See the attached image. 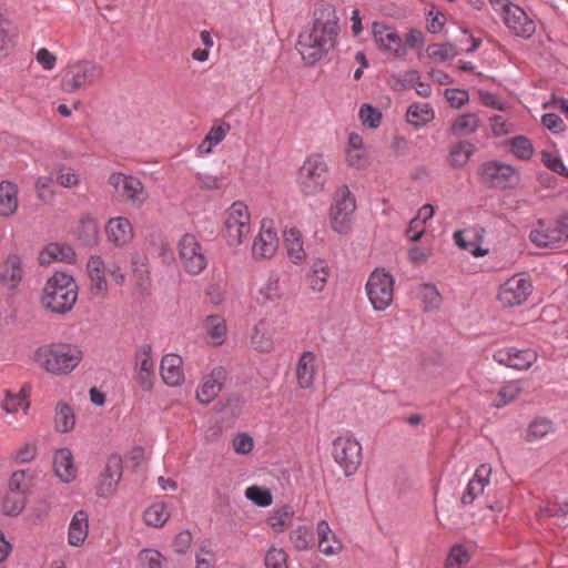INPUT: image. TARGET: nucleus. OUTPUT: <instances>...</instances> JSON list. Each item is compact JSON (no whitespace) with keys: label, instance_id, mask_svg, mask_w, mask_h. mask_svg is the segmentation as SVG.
Segmentation results:
<instances>
[{"label":"nucleus","instance_id":"obj_1","mask_svg":"<svg viewBox=\"0 0 568 568\" xmlns=\"http://www.w3.org/2000/svg\"><path fill=\"white\" fill-rule=\"evenodd\" d=\"M339 33L338 17L334 6L317 3L310 29L298 36L296 50L306 65H315L337 44Z\"/></svg>","mask_w":568,"mask_h":568},{"label":"nucleus","instance_id":"obj_2","mask_svg":"<svg viewBox=\"0 0 568 568\" xmlns=\"http://www.w3.org/2000/svg\"><path fill=\"white\" fill-rule=\"evenodd\" d=\"M78 301V285L72 275L55 272L48 278L41 297L45 310L52 313L65 314L70 312Z\"/></svg>","mask_w":568,"mask_h":568},{"label":"nucleus","instance_id":"obj_3","mask_svg":"<svg viewBox=\"0 0 568 568\" xmlns=\"http://www.w3.org/2000/svg\"><path fill=\"white\" fill-rule=\"evenodd\" d=\"M83 353L70 344H58L40 347L37 361L50 374L65 375L71 373L82 361Z\"/></svg>","mask_w":568,"mask_h":568},{"label":"nucleus","instance_id":"obj_4","mask_svg":"<svg viewBox=\"0 0 568 568\" xmlns=\"http://www.w3.org/2000/svg\"><path fill=\"white\" fill-rule=\"evenodd\" d=\"M104 77V67L89 59L70 62L62 75L61 88L67 93H75L94 85Z\"/></svg>","mask_w":568,"mask_h":568},{"label":"nucleus","instance_id":"obj_5","mask_svg":"<svg viewBox=\"0 0 568 568\" xmlns=\"http://www.w3.org/2000/svg\"><path fill=\"white\" fill-rule=\"evenodd\" d=\"M328 179L329 168L325 156L313 153L301 165L296 182L304 195L315 196L325 190Z\"/></svg>","mask_w":568,"mask_h":568},{"label":"nucleus","instance_id":"obj_6","mask_svg":"<svg viewBox=\"0 0 568 568\" xmlns=\"http://www.w3.org/2000/svg\"><path fill=\"white\" fill-rule=\"evenodd\" d=\"M356 199L347 185L336 187L329 207V223L334 232L347 234L353 224Z\"/></svg>","mask_w":568,"mask_h":568},{"label":"nucleus","instance_id":"obj_7","mask_svg":"<svg viewBox=\"0 0 568 568\" xmlns=\"http://www.w3.org/2000/svg\"><path fill=\"white\" fill-rule=\"evenodd\" d=\"M529 239L539 247H560L568 241V214L550 222L539 220L531 229Z\"/></svg>","mask_w":568,"mask_h":568},{"label":"nucleus","instance_id":"obj_8","mask_svg":"<svg viewBox=\"0 0 568 568\" xmlns=\"http://www.w3.org/2000/svg\"><path fill=\"white\" fill-rule=\"evenodd\" d=\"M395 280L384 268H375L365 285L366 295L373 308L383 312L388 308L394 298Z\"/></svg>","mask_w":568,"mask_h":568},{"label":"nucleus","instance_id":"obj_9","mask_svg":"<svg viewBox=\"0 0 568 568\" xmlns=\"http://www.w3.org/2000/svg\"><path fill=\"white\" fill-rule=\"evenodd\" d=\"M178 255L183 270L190 275L201 274L207 266L206 251L197 236L185 233L178 242Z\"/></svg>","mask_w":568,"mask_h":568},{"label":"nucleus","instance_id":"obj_10","mask_svg":"<svg viewBox=\"0 0 568 568\" xmlns=\"http://www.w3.org/2000/svg\"><path fill=\"white\" fill-rule=\"evenodd\" d=\"M225 230L226 240L231 246H239L247 239L252 225L251 213L244 202L236 201L227 209Z\"/></svg>","mask_w":568,"mask_h":568},{"label":"nucleus","instance_id":"obj_11","mask_svg":"<svg viewBox=\"0 0 568 568\" xmlns=\"http://www.w3.org/2000/svg\"><path fill=\"white\" fill-rule=\"evenodd\" d=\"M332 455L348 477L355 474L362 464V445L351 435L339 436L333 440Z\"/></svg>","mask_w":568,"mask_h":568},{"label":"nucleus","instance_id":"obj_12","mask_svg":"<svg viewBox=\"0 0 568 568\" xmlns=\"http://www.w3.org/2000/svg\"><path fill=\"white\" fill-rule=\"evenodd\" d=\"M532 293V284L525 274H516L498 288L497 298L505 307L523 305Z\"/></svg>","mask_w":568,"mask_h":568},{"label":"nucleus","instance_id":"obj_13","mask_svg":"<svg viewBox=\"0 0 568 568\" xmlns=\"http://www.w3.org/2000/svg\"><path fill=\"white\" fill-rule=\"evenodd\" d=\"M109 184L134 207H142L149 197L143 183L133 175L121 172L113 173L109 178Z\"/></svg>","mask_w":568,"mask_h":568},{"label":"nucleus","instance_id":"obj_14","mask_svg":"<svg viewBox=\"0 0 568 568\" xmlns=\"http://www.w3.org/2000/svg\"><path fill=\"white\" fill-rule=\"evenodd\" d=\"M479 175L483 182L490 187H511L517 182L515 168L499 161H488L481 164Z\"/></svg>","mask_w":568,"mask_h":568},{"label":"nucleus","instance_id":"obj_15","mask_svg":"<svg viewBox=\"0 0 568 568\" xmlns=\"http://www.w3.org/2000/svg\"><path fill=\"white\" fill-rule=\"evenodd\" d=\"M278 248V237L273 221L264 219L253 240L252 256L256 261L272 258Z\"/></svg>","mask_w":568,"mask_h":568},{"label":"nucleus","instance_id":"obj_16","mask_svg":"<svg viewBox=\"0 0 568 568\" xmlns=\"http://www.w3.org/2000/svg\"><path fill=\"white\" fill-rule=\"evenodd\" d=\"M372 33L377 47L389 54L397 58H404L407 50L399 34L392 28L381 22H374Z\"/></svg>","mask_w":568,"mask_h":568},{"label":"nucleus","instance_id":"obj_17","mask_svg":"<svg viewBox=\"0 0 568 568\" xmlns=\"http://www.w3.org/2000/svg\"><path fill=\"white\" fill-rule=\"evenodd\" d=\"M501 17L505 26L516 37L529 39L536 31L535 21L515 3L508 6Z\"/></svg>","mask_w":568,"mask_h":568},{"label":"nucleus","instance_id":"obj_18","mask_svg":"<svg viewBox=\"0 0 568 568\" xmlns=\"http://www.w3.org/2000/svg\"><path fill=\"white\" fill-rule=\"evenodd\" d=\"M135 381L143 392H150L154 384V362L152 358V347L143 344L135 354Z\"/></svg>","mask_w":568,"mask_h":568},{"label":"nucleus","instance_id":"obj_19","mask_svg":"<svg viewBox=\"0 0 568 568\" xmlns=\"http://www.w3.org/2000/svg\"><path fill=\"white\" fill-rule=\"evenodd\" d=\"M122 477V458L118 454L108 457L105 467L100 475L97 494L100 497L111 496Z\"/></svg>","mask_w":568,"mask_h":568},{"label":"nucleus","instance_id":"obj_20","mask_svg":"<svg viewBox=\"0 0 568 568\" xmlns=\"http://www.w3.org/2000/svg\"><path fill=\"white\" fill-rule=\"evenodd\" d=\"M493 358L507 367L527 369L536 362L537 354L531 349L510 347L495 352Z\"/></svg>","mask_w":568,"mask_h":568},{"label":"nucleus","instance_id":"obj_21","mask_svg":"<svg viewBox=\"0 0 568 568\" xmlns=\"http://www.w3.org/2000/svg\"><path fill=\"white\" fill-rule=\"evenodd\" d=\"M226 372L223 367H215L212 372L202 378L196 389V398L202 404H210L221 392Z\"/></svg>","mask_w":568,"mask_h":568},{"label":"nucleus","instance_id":"obj_22","mask_svg":"<svg viewBox=\"0 0 568 568\" xmlns=\"http://www.w3.org/2000/svg\"><path fill=\"white\" fill-rule=\"evenodd\" d=\"M105 234L109 242L116 247L129 245L134 236L133 226L124 216L111 217L105 225Z\"/></svg>","mask_w":568,"mask_h":568},{"label":"nucleus","instance_id":"obj_23","mask_svg":"<svg viewBox=\"0 0 568 568\" xmlns=\"http://www.w3.org/2000/svg\"><path fill=\"white\" fill-rule=\"evenodd\" d=\"M490 476L491 467L488 464H481L477 467L463 493L460 501L464 506L471 505L476 498L483 495L485 487L490 483Z\"/></svg>","mask_w":568,"mask_h":568},{"label":"nucleus","instance_id":"obj_24","mask_svg":"<svg viewBox=\"0 0 568 568\" xmlns=\"http://www.w3.org/2000/svg\"><path fill=\"white\" fill-rule=\"evenodd\" d=\"M24 274L22 256L16 253L9 254L0 271L1 283L9 290H14L22 282Z\"/></svg>","mask_w":568,"mask_h":568},{"label":"nucleus","instance_id":"obj_25","mask_svg":"<svg viewBox=\"0 0 568 568\" xmlns=\"http://www.w3.org/2000/svg\"><path fill=\"white\" fill-rule=\"evenodd\" d=\"M331 274L332 268L326 260L314 258L305 277L308 288L314 293H322L328 283Z\"/></svg>","mask_w":568,"mask_h":568},{"label":"nucleus","instance_id":"obj_26","mask_svg":"<svg viewBox=\"0 0 568 568\" xmlns=\"http://www.w3.org/2000/svg\"><path fill=\"white\" fill-rule=\"evenodd\" d=\"M316 535L318 550L326 557L337 556L343 550V542L332 530L326 520H321L316 525Z\"/></svg>","mask_w":568,"mask_h":568},{"label":"nucleus","instance_id":"obj_27","mask_svg":"<svg viewBox=\"0 0 568 568\" xmlns=\"http://www.w3.org/2000/svg\"><path fill=\"white\" fill-rule=\"evenodd\" d=\"M481 41L479 39L470 38V47L467 49L459 48L458 45L447 42V43H434L428 45L427 53L428 57L433 60L439 61V62H446L459 54H462L464 51L467 53L475 52Z\"/></svg>","mask_w":568,"mask_h":568},{"label":"nucleus","instance_id":"obj_28","mask_svg":"<svg viewBox=\"0 0 568 568\" xmlns=\"http://www.w3.org/2000/svg\"><path fill=\"white\" fill-rule=\"evenodd\" d=\"M160 373L169 386H180L184 382L183 359L178 354H166L162 357Z\"/></svg>","mask_w":568,"mask_h":568},{"label":"nucleus","instance_id":"obj_29","mask_svg":"<svg viewBox=\"0 0 568 568\" xmlns=\"http://www.w3.org/2000/svg\"><path fill=\"white\" fill-rule=\"evenodd\" d=\"M106 268L101 256L92 255L89 257L87 272L90 278L91 292L95 295H103L108 291Z\"/></svg>","mask_w":568,"mask_h":568},{"label":"nucleus","instance_id":"obj_30","mask_svg":"<svg viewBox=\"0 0 568 568\" xmlns=\"http://www.w3.org/2000/svg\"><path fill=\"white\" fill-rule=\"evenodd\" d=\"M53 469L62 483L69 484L77 477V467L69 448H59L53 455Z\"/></svg>","mask_w":568,"mask_h":568},{"label":"nucleus","instance_id":"obj_31","mask_svg":"<svg viewBox=\"0 0 568 568\" xmlns=\"http://www.w3.org/2000/svg\"><path fill=\"white\" fill-rule=\"evenodd\" d=\"M280 275L277 272H271L266 280L258 286L254 294L257 304L266 305L282 298L283 293L280 285Z\"/></svg>","mask_w":568,"mask_h":568},{"label":"nucleus","instance_id":"obj_32","mask_svg":"<svg viewBox=\"0 0 568 568\" xmlns=\"http://www.w3.org/2000/svg\"><path fill=\"white\" fill-rule=\"evenodd\" d=\"M316 368V355L311 351L303 352L296 364L297 383L302 388H308L313 385Z\"/></svg>","mask_w":568,"mask_h":568},{"label":"nucleus","instance_id":"obj_33","mask_svg":"<svg viewBox=\"0 0 568 568\" xmlns=\"http://www.w3.org/2000/svg\"><path fill=\"white\" fill-rule=\"evenodd\" d=\"M55 261L73 263L75 261L74 250L68 244H48L39 254V263L48 265Z\"/></svg>","mask_w":568,"mask_h":568},{"label":"nucleus","instance_id":"obj_34","mask_svg":"<svg viewBox=\"0 0 568 568\" xmlns=\"http://www.w3.org/2000/svg\"><path fill=\"white\" fill-rule=\"evenodd\" d=\"M74 234L83 246L97 245L100 234L98 221L90 215H83L74 229Z\"/></svg>","mask_w":568,"mask_h":568},{"label":"nucleus","instance_id":"obj_35","mask_svg":"<svg viewBox=\"0 0 568 568\" xmlns=\"http://www.w3.org/2000/svg\"><path fill=\"white\" fill-rule=\"evenodd\" d=\"M18 186L13 182L2 181L0 183V215L3 217L12 216L19 205Z\"/></svg>","mask_w":568,"mask_h":568},{"label":"nucleus","instance_id":"obj_36","mask_svg":"<svg viewBox=\"0 0 568 568\" xmlns=\"http://www.w3.org/2000/svg\"><path fill=\"white\" fill-rule=\"evenodd\" d=\"M203 328H204L207 342L211 345L220 346L225 342L227 327H226V322L222 316H220V315L206 316L203 322Z\"/></svg>","mask_w":568,"mask_h":568},{"label":"nucleus","instance_id":"obj_37","mask_svg":"<svg viewBox=\"0 0 568 568\" xmlns=\"http://www.w3.org/2000/svg\"><path fill=\"white\" fill-rule=\"evenodd\" d=\"M89 531V517L83 510L77 511L70 523L68 540L71 546H80L84 542Z\"/></svg>","mask_w":568,"mask_h":568},{"label":"nucleus","instance_id":"obj_38","mask_svg":"<svg viewBox=\"0 0 568 568\" xmlns=\"http://www.w3.org/2000/svg\"><path fill=\"white\" fill-rule=\"evenodd\" d=\"M283 240L290 260L294 264H301L306 256L301 232L295 227L287 229L284 231Z\"/></svg>","mask_w":568,"mask_h":568},{"label":"nucleus","instance_id":"obj_39","mask_svg":"<svg viewBox=\"0 0 568 568\" xmlns=\"http://www.w3.org/2000/svg\"><path fill=\"white\" fill-rule=\"evenodd\" d=\"M476 146L469 141H458L449 149L448 163L453 168H464L471 155L475 153Z\"/></svg>","mask_w":568,"mask_h":568},{"label":"nucleus","instance_id":"obj_40","mask_svg":"<svg viewBox=\"0 0 568 568\" xmlns=\"http://www.w3.org/2000/svg\"><path fill=\"white\" fill-rule=\"evenodd\" d=\"M479 126L480 120L476 113H464L453 121L449 132L455 136H467L475 133Z\"/></svg>","mask_w":568,"mask_h":568},{"label":"nucleus","instance_id":"obj_41","mask_svg":"<svg viewBox=\"0 0 568 568\" xmlns=\"http://www.w3.org/2000/svg\"><path fill=\"white\" fill-rule=\"evenodd\" d=\"M416 295L423 303L425 312L437 311L443 302L442 295L433 283H423L417 286Z\"/></svg>","mask_w":568,"mask_h":568},{"label":"nucleus","instance_id":"obj_42","mask_svg":"<svg viewBox=\"0 0 568 568\" xmlns=\"http://www.w3.org/2000/svg\"><path fill=\"white\" fill-rule=\"evenodd\" d=\"M407 122L415 126H424L435 118V112L429 103L415 102L410 104L406 113Z\"/></svg>","mask_w":568,"mask_h":568},{"label":"nucleus","instance_id":"obj_43","mask_svg":"<svg viewBox=\"0 0 568 568\" xmlns=\"http://www.w3.org/2000/svg\"><path fill=\"white\" fill-rule=\"evenodd\" d=\"M231 130V126L226 122H222L214 125L205 136V139L199 145V152L202 154H210L217 144H220Z\"/></svg>","mask_w":568,"mask_h":568},{"label":"nucleus","instance_id":"obj_44","mask_svg":"<svg viewBox=\"0 0 568 568\" xmlns=\"http://www.w3.org/2000/svg\"><path fill=\"white\" fill-rule=\"evenodd\" d=\"M508 151L517 159L528 161L535 153L532 142L525 135H517L509 139L507 142Z\"/></svg>","mask_w":568,"mask_h":568},{"label":"nucleus","instance_id":"obj_45","mask_svg":"<svg viewBox=\"0 0 568 568\" xmlns=\"http://www.w3.org/2000/svg\"><path fill=\"white\" fill-rule=\"evenodd\" d=\"M1 407L7 414H17L19 410L22 409L23 414L27 415V412L29 409V402L27 400L23 390H20L18 393L6 390L4 398L1 403Z\"/></svg>","mask_w":568,"mask_h":568},{"label":"nucleus","instance_id":"obj_46","mask_svg":"<svg viewBox=\"0 0 568 568\" xmlns=\"http://www.w3.org/2000/svg\"><path fill=\"white\" fill-rule=\"evenodd\" d=\"M294 510L290 506H281L273 510L268 518V524L278 534L284 531L285 528L292 525Z\"/></svg>","mask_w":568,"mask_h":568},{"label":"nucleus","instance_id":"obj_47","mask_svg":"<svg viewBox=\"0 0 568 568\" xmlns=\"http://www.w3.org/2000/svg\"><path fill=\"white\" fill-rule=\"evenodd\" d=\"M251 344L255 349L261 352H267L271 349L272 342L268 336V324L265 320H261L253 327Z\"/></svg>","mask_w":568,"mask_h":568},{"label":"nucleus","instance_id":"obj_48","mask_svg":"<svg viewBox=\"0 0 568 568\" xmlns=\"http://www.w3.org/2000/svg\"><path fill=\"white\" fill-rule=\"evenodd\" d=\"M144 523L151 527H162L169 519L170 514L163 503H154L144 511Z\"/></svg>","mask_w":568,"mask_h":568},{"label":"nucleus","instance_id":"obj_49","mask_svg":"<svg viewBox=\"0 0 568 568\" xmlns=\"http://www.w3.org/2000/svg\"><path fill=\"white\" fill-rule=\"evenodd\" d=\"M54 424L55 429L60 433H67L74 427L75 417L69 405L63 403L57 405Z\"/></svg>","mask_w":568,"mask_h":568},{"label":"nucleus","instance_id":"obj_50","mask_svg":"<svg viewBox=\"0 0 568 568\" xmlns=\"http://www.w3.org/2000/svg\"><path fill=\"white\" fill-rule=\"evenodd\" d=\"M523 392V387L519 381H511L505 384L497 394L495 399L496 407H503L514 402Z\"/></svg>","mask_w":568,"mask_h":568},{"label":"nucleus","instance_id":"obj_51","mask_svg":"<svg viewBox=\"0 0 568 568\" xmlns=\"http://www.w3.org/2000/svg\"><path fill=\"white\" fill-rule=\"evenodd\" d=\"M27 495L8 490L3 499V511L9 516H18L26 507Z\"/></svg>","mask_w":568,"mask_h":568},{"label":"nucleus","instance_id":"obj_52","mask_svg":"<svg viewBox=\"0 0 568 568\" xmlns=\"http://www.w3.org/2000/svg\"><path fill=\"white\" fill-rule=\"evenodd\" d=\"M554 429L552 423L547 418H537L529 424L527 439L535 442L544 438Z\"/></svg>","mask_w":568,"mask_h":568},{"label":"nucleus","instance_id":"obj_53","mask_svg":"<svg viewBox=\"0 0 568 568\" xmlns=\"http://www.w3.org/2000/svg\"><path fill=\"white\" fill-rule=\"evenodd\" d=\"M362 124L369 129H376L382 122V112L371 104H363L358 112Z\"/></svg>","mask_w":568,"mask_h":568},{"label":"nucleus","instance_id":"obj_54","mask_svg":"<svg viewBox=\"0 0 568 568\" xmlns=\"http://www.w3.org/2000/svg\"><path fill=\"white\" fill-rule=\"evenodd\" d=\"M470 560V554L463 545H455L449 550L446 568H462Z\"/></svg>","mask_w":568,"mask_h":568},{"label":"nucleus","instance_id":"obj_55","mask_svg":"<svg viewBox=\"0 0 568 568\" xmlns=\"http://www.w3.org/2000/svg\"><path fill=\"white\" fill-rule=\"evenodd\" d=\"M290 539L296 550L304 551L310 548L312 534L306 526H297L291 531Z\"/></svg>","mask_w":568,"mask_h":568},{"label":"nucleus","instance_id":"obj_56","mask_svg":"<svg viewBox=\"0 0 568 568\" xmlns=\"http://www.w3.org/2000/svg\"><path fill=\"white\" fill-rule=\"evenodd\" d=\"M245 497L260 507H267L273 500L270 490L258 486L247 487L245 490Z\"/></svg>","mask_w":568,"mask_h":568},{"label":"nucleus","instance_id":"obj_57","mask_svg":"<svg viewBox=\"0 0 568 568\" xmlns=\"http://www.w3.org/2000/svg\"><path fill=\"white\" fill-rule=\"evenodd\" d=\"M266 568H288L287 554L282 548L271 547L264 558Z\"/></svg>","mask_w":568,"mask_h":568},{"label":"nucleus","instance_id":"obj_58","mask_svg":"<svg viewBox=\"0 0 568 568\" xmlns=\"http://www.w3.org/2000/svg\"><path fill=\"white\" fill-rule=\"evenodd\" d=\"M540 517H555L561 520V525H568V501L561 504L551 503L540 509Z\"/></svg>","mask_w":568,"mask_h":568},{"label":"nucleus","instance_id":"obj_59","mask_svg":"<svg viewBox=\"0 0 568 568\" xmlns=\"http://www.w3.org/2000/svg\"><path fill=\"white\" fill-rule=\"evenodd\" d=\"M142 568H163V557L154 549H144L138 557Z\"/></svg>","mask_w":568,"mask_h":568},{"label":"nucleus","instance_id":"obj_60","mask_svg":"<svg viewBox=\"0 0 568 568\" xmlns=\"http://www.w3.org/2000/svg\"><path fill=\"white\" fill-rule=\"evenodd\" d=\"M346 162L356 170L366 169L369 164L366 149L346 150Z\"/></svg>","mask_w":568,"mask_h":568},{"label":"nucleus","instance_id":"obj_61","mask_svg":"<svg viewBox=\"0 0 568 568\" xmlns=\"http://www.w3.org/2000/svg\"><path fill=\"white\" fill-rule=\"evenodd\" d=\"M444 97L452 108L459 109L469 101V94L466 90L457 88H448L444 92Z\"/></svg>","mask_w":568,"mask_h":568},{"label":"nucleus","instance_id":"obj_62","mask_svg":"<svg viewBox=\"0 0 568 568\" xmlns=\"http://www.w3.org/2000/svg\"><path fill=\"white\" fill-rule=\"evenodd\" d=\"M541 161L552 172L561 176L568 178V169L560 156L552 154L550 152H544Z\"/></svg>","mask_w":568,"mask_h":568},{"label":"nucleus","instance_id":"obj_63","mask_svg":"<svg viewBox=\"0 0 568 568\" xmlns=\"http://www.w3.org/2000/svg\"><path fill=\"white\" fill-rule=\"evenodd\" d=\"M30 485V477L26 470H18L11 475L9 490L27 495Z\"/></svg>","mask_w":568,"mask_h":568},{"label":"nucleus","instance_id":"obj_64","mask_svg":"<svg viewBox=\"0 0 568 568\" xmlns=\"http://www.w3.org/2000/svg\"><path fill=\"white\" fill-rule=\"evenodd\" d=\"M232 446L236 454L246 455L253 450L254 440L248 434L241 433L233 438Z\"/></svg>","mask_w":568,"mask_h":568}]
</instances>
